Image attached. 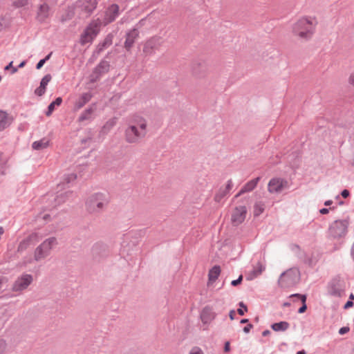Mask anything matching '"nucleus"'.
Returning a JSON list of instances; mask_svg holds the SVG:
<instances>
[{
	"mask_svg": "<svg viewBox=\"0 0 354 354\" xmlns=\"http://www.w3.org/2000/svg\"><path fill=\"white\" fill-rule=\"evenodd\" d=\"M62 102V97H58L55 99V100H54L53 102H52L48 106V110L46 113V115L47 116H50L52 113L53 112L54 109H55V106H59Z\"/></svg>",
	"mask_w": 354,
	"mask_h": 354,
	"instance_id": "29",
	"label": "nucleus"
},
{
	"mask_svg": "<svg viewBox=\"0 0 354 354\" xmlns=\"http://www.w3.org/2000/svg\"><path fill=\"white\" fill-rule=\"evenodd\" d=\"M341 195L343 198H347L349 196V191L347 189H344L342 192Z\"/></svg>",
	"mask_w": 354,
	"mask_h": 354,
	"instance_id": "49",
	"label": "nucleus"
},
{
	"mask_svg": "<svg viewBox=\"0 0 354 354\" xmlns=\"http://www.w3.org/2000/svg\"><path fill=\"white\" fill-rule=\"evenodd\" d=\"M109 62L106 60H102L93 69L91 75V81L95 82L97 80L101 75L109 71Z\"/></svg>",
	"mask_w": 354,
	"mask_h": 354,
	"instance_id": "12",
	"label": "nucleus"
},
{
	"mask_svg": "<svg viewBox=\"0 0 354 354\" xmlns=\"http://www.w3.org/2000/svg\"><path fill=\"white\" fill-rule=\"evenodd\" d=\"M3 153L0 151V161L1 160Z\"/></svg>",
	"mask_w": 354,
	"mask_h": 354,
	"instance_id": "59",
	"label": "nucleus"
},
{
	"mask_svg": "<svg viewBox=\"0 0 354 354\" xmlns=\"http://www.w3.org/2000/svg\"><path fill=\"white\" fill-rule=\"evenodd\" d=\"M12 64H13V62H10L7 66H6V67L4 68V70L5 71H8V70H11V74H15V73L17 72L18 71V68L17 67H14L12 66Z\"/></svg>",
	"mask_w": 354,
	"mask_h": 354,
	"instance_id": "37",
	"label": "nucleus"
},
{
	"mask_svg": "<svg viewBox=\"0 0 354 354\" xmlns=\"http://www.w3.org/2000/svg\"><path fill=\"white\" fill-rule=\"evenodd\" d=\"M246 207L244 205L236 207L232 215V221L234 225H238L243 223L246 216Z\"/></svg>",
	"mask_w": 354,
	"mask_h": 354,
	"instance_id": "14",
	"label": "nucleus"
},
{
	"mask_svg": "<svg viewBox=\"0 0 354 354\" xmlns=\"http://www.w3.org/2000/svg\"><path fill=\"white\" fill-rule=\"evenodd\" d=\"M57 244L55 237H50L44 241L35 250V260L39 261L48 257L51 250Z\"/></svg>",
	"mask_w": 354,
	"mask_h": 354,
	"instance_id": "7",
	"label": "nucleus"
},
{
	"mask_svg": "<svg viewBox=\"0 0 354 354\" xmlns=\"http://www.w3.org/2000/svg\"><path fill=\"white\" fill-rule=\"evenodd\" d=\"M317 20L316 17L304 16L297 20L292 26L294 36L304 41L310 40L316 31Z\"/></svg>",
	"mask_w": 354,
	"mask_h": 354,
	"instance_id": "2",
	"label": "nucleus"
},
{
	"mask_svg": "<svg viewBox=\"0 0 354 354\" xmlns=\"http://www.w3.org/2000/svg\"><path fill=\"white\" fill-rule=\"evenodd\" d=\"M94 112V109L93 107H89L85 109L80 115L78 118L79 122H83L85 120H90L92 119V115Z\"/></svg>",
	"mask_w": 354,
	"mask_h": 354,
	"instance_id": "25",
	"label": "nucleus"
},
{
	"mask_svg": "<svg viewBox=\"0 0 354 354\" xmlns=\"http://www.w3.org/2000/svg\"><path fill=\"white\" fill-rule=\"evenodd\" d=\"M50 140L46 138H43L39 140L32 142V147L35 150H41L47 148L49 146Z\"/></svg>",
	"mask_w": 354,
	"mask_h": 354,
	"instance_id": "22",
	"label": "nucleus"
},
{
	"mask_svg": "<svg viewBox=\"0 0 354 354\" xmlns=\"http://www.w3.org/2000/svg\"><path fill=\"white\" fill-rule=\"evenodd\" d=\"M49 216H49L48 214H45V215H44V216H43V219H44V221H46Z\"/></svg>",
	"mask_w": 354,
	"mask_h": 354,
	"instance_id": "57",
	"label": "nucleus"
},
{
	"mask_svg": "<svg viewBox=\"0 0 354 354\" xmlns=\"http://www.w3.org/2000/svg\"><path fill=\"white\" fill-rule=\"evenodd\" d=\"M28 0H14L12 5L15 8L23 7L28 4Z\"/></svg>",
	"mask_w": 354,
	"mask_h": 354,
	"instance_id": "35",
	"label": "nucleus"
},
{
	"mask_svg": "<svg viewBox=\"0 0 354 354\" xmlns=\"http://www.w3.org/2000/svg\"><path fill=\"white\" fill-rule=\"evenodd\" d=\"M348 331H349V328L348 327H347V326L342 327L339 330V335H344V334L347 333Z\"/></svg>",
	"mask_w": 354,
	"mask_h": 354,
	"instance_id": "46",
	"label": "nucleus"
},
{
	"mask_svg": "<svg viewBox=\"0 0 354 354\" xmlns=\"http://www.w3.org/2000/svg\"><path fill=\"white\" fill-rule=\"evenodd\" d=\"M25 65H26V61H23V62H21L20 63V64L18 66V67H17V68H22V67H24Z\"/></svg>",
	"mask_w": 354,
	"mask_h": 354,
	"instance_id": "53",
	"label": "nucleus"
},
{
	"mask_svg": "<svg viewBox=\"0 0 354 354\" xmlns=\"http://www.w3.org/2000/svg\"><path fill=\"white\" fill-rule=\"evenodd\" d=\"M350 299H354V295L353 294L350 295Z\"/></svg>",
	"mask_w": 354,
	"mask_h": 354,
	"instance_id": "60",
	"label": "nucleus"
},
{
	"mask_svg": "<svg viewBox=\"0 0 354 354\" xmlns=\"http://www.w3.org/2000/svg\"><path fill=\"white\" fill-rule=\"evenodd\" d=\"M116 118H112L109 119L102 127L101 132L102 133H107L116 124Z\"/></svg>",
	"mask_w": 354,
	"mask_h": 354,
	"instance_id": "27",
	"label": "nucleus"
},
{
	"mask_svg": "<svg viewBox=\"0 0 354 354\" xmlns=\"http://www.w3.org/2000/svg\"><path fill=\"white\" fill-rule=\"evenodd\" d=\"M230 350V345L229 342H226L224 346V351L229 352Z\"/></svg>",
	"mask_w": 354,
	"mask_h": 354,
	"instance_id": "50",
	"label": "nucleus"
},
{
	"mask_svg": "<svg viewBox=\"0 0 354 354\" xmlns=\"http://www.w3.org/2000/svg\"><path fill=\"white\" fill-rule=\"evenodd\" d=\"M50 14V6L46 1H44L39 6L36 18L39 21L44 22L47 18L49 17Z\"/></svg>",
	"mask_w": 354,
	"mask_h": 354,
	"instance_id": "16",
	"label": "nucleus"
},
{
	"mask_svg": "<svg viewBox=\"0 0 354 354\" xmlns=\"http://www.w3.org/2000/svg\"><path fill=\"white\" fill-rule=\"evenodd\" d=\"M232 187H233V183H232V180L231 179H230L227 180L226 186L223 188L225 189V190L227 192L230 193V192L232 189Z\"/></svg>",
	"mask_w": 354,
	"mask_h": 354,
	"instance_id": "42",
	"label": "nucleus"
},
{
	"mask_svg": "<svg viewBox=\"0 0 354 354\" xmlns=\"http://www.w3.org/2000/svg\"><path fill=\"white\" fill-rule=\"evenodd\" d=\"M13 121L12 116L10 115L6 111L0 110V132L9 127Z\"/></svg>",
	"mask_w": 354,
	"mask_h": 354,
	"instance_id": "17",
	"label": "nucleus"
},
{
	"mask_svg": "<svg viewBox=\"0 0 354 354\" xmlns=\"http://www.w3.org/2000/svg\"><path fill=\"white\" fill-rule=\"evenodd\" d=\"M265 203L262 201L256 202L254 205V216H259L261 215L265 209Z\"/></svg>",
	"mask_w": 354,
	"mask_h": 354,
	"instance_id": "30",
	"label": "nucleus"
},
{
	"mask_svg": "<svg viewBox=\"0 0 354 354\" xmlns=\"http://www.w3.org/2000/svg\"><path fill=\"white\" fill-rule=\"evenodd\" d=\"M239 306L240 308L237 310V312L240 315H243L244 313L247 311V306L243 304V302H240L239 303Z\"/></svg>",
	"mask_w": 354,
	"mask_h": 354,
	"instance_id": "38",
	"label": "nucleus"
},
{
	"mask_svg": "<svg viewBox=\"0 0 354 354\" xmlns=\"http://www.w3.org/2000/svg\"><path fill=\"white\" fill-rule=\"evenodd\" d=\"M189 354H204L201 348L198 346L193 347L189 352Z\"/></svg>",
	"mask_w": 354,
	"mask_h": 354,
	"instance_id": "41",
	"label": "nucleus"
},
{
	"mask_svg": "<svg viewBox=\"0 0 354 354\" xmlns=\"http://www.w3.org/2000/svg\"><path fill=\"white\" fill-rule=\"evenodd\" d=\"M120 8L117 4H111L109 6L104 12V15L102 19H100V26H106L109 24L114 21L118 17Z\"/></svg>",
	"mask_w": 354,
	"mask_h": 354,
	"instance_id": "10",
	"label": "nucleus"
},
{
	"mask_svg": "<svg viewBox=\"0 0 354 354\" xmlns=\"http://www.w3.org/2000/svg\"><path fill=\"white\" fill-rule=\"evenodd\" d=\"M109 203L106 196L95 193L90 196L86 201V209L91 214H97L103 211Z\"/></svg>",
	"mask_w": 354,
	"mask_h": 354,
	"instance_id": "3",
	"label": "nucleus"
},
{
	"mask_svg": "<svg viewBox=\"0 0 354 354\" xmlns=\"http://www.w3.org/2000/svg\"><path fill=\"white\" fill-rule=\"evenodd\" d=\"M147 133V121L139 115H133L124 131V139L129 144H138Z\"/></svg>",
	"mask_w": 354,
	"mask_h": 354,
	"instance_id": "1",
	"label": "nucleus"
},
{
	"mask_svg": "<svg viewBox=\"0 0 354 354\" xmlns=\"http://www.w3.org/2000/svg\"><path fill=\"white\" fill-rule=\"evenodd\" d=\"M284 305H285V306H288V303H285V304H284Z\"/></svg>",
	"mask_w": 354,
	"mask_h": 354,
	"instance_id": "61",
	"label": "nucleus"
},
{
	"mask_svg": "<svg viewBox=\"0 0 354 354\" xmlns=\"http://www.w3.org/2000/svg\"><path fill=\"white\" fill-rule=\"evenodd\" d=\"M100 27V18L92 21L81 35L80 43L82 45L91 43L98 35Z\"/></svg>",
	"mask_w": 354,
	"mask_h": 354,
	"instance_id": "4",
	"label": "nucleus"
},
{
	"mask_svg": "<svg viewBox=\"0 0 354 354\" xmlns=\"http://www.w3.org/2000/svg\"><path fill=\"white\" fill-rule=\"evenodd\" d=\"M91 94L89 93H83L80 99L75 102V106L77 109L82 108L91 99Z\"/></svg>",
	"mask_w": 354,
	"mask_h": 354,
	"instance_id": "23",
	"label": "nucleus"
},
{
	"mask_svg": "<svg viewBox=\"0 0 354 354\" xmlns=\"http://www.w3.org/2000/svg\"><path fill=\"white\" fill-rule=\"evenodd\" d=\"M32 276L30 274H23L19 277L12 285V290L14 292H20L26 289L32 282Z\"/></svg>",
	"mask_w": 354,
	"mask_h": 354,
	"instance_id": "11",
	"label": "nucleus"
},
{
	"mask_svg": "<svg viewBox=\"0 0 354 354\" xmlns=\"http://www.w3.org/2000/svg\"><path fill=\"white\" fill-rule=\"evenodd\" d=\"M77 178L76 174L72 173L67 175H65L64 181V183L69 184L72 182H74Z\"/></svg>",
	"mask_w": 354,
	"mask_h": 354,
	"instance_id": "33",
	"label": "nucleus"
},
{
	"mask_svg": "<svg viewBox=\"0 0 354 354\" xmlns=\"http://www.w3.org/2000/svg\"><path fill=\"white\" fill-rule=\"evenodd\" d=\"M139 36V31L138 28H133V29L129 30L126 33V39L124 41V48L127 50H130V49L133 46L135 41Z\"/></svg>",
	"mask_w": 354,
	"mask_h": 354,
	"instance_id": "15",
	"label": "nucleus"
},
{
	"mask_svg": "<svg viewBox=\"0 0 354 354\" xmlns=\"http://www.w3.org/2000/svg\"><path fill=\"white\" fill-rule=\"evenodd\" d=\"M221 273V268L219 266H214L212 268L210 269L208 274V278L209 282H214L218 277H219Z\"/></svg>",
	"mask_w": 354,
	"mask_h": 354,
	"instance_id": "24",
	"label": "nucleus"
},
{
	"mask_svg": "<svg viewBox=\"0 0 354 354\" xmlns=\"http://www.w3.org/2000/svg\"><path fill=\"white\" fill-rule=\"evenodd\" d=\"M329 292L333 296H340L341 291L334 286H331Z\"/></svg>",
	"mask_w": 354,
	"mask_h": 354,
	"instance_id": "39",
	"label": "nucleus"
},
{
	"mask_svg": "<svg viewBox=\"0 0 354 354\" xmlns=\"http://www.w3.org/2000/svg\"><path fill=\"white\" fill-rule=\"evenodd\" d=\"M264 270V268L261 265H259L257 268H255L253 270L254 274L255 277L261 274L262 271Z\"/></svg>",
	"mask_w": 354,
	"mask_h": 354,
	"instance_id": "43",
	"label": "nucleus"
},
{
	"mask_svg": "<svg viewBox=\"0 0 354 354\" xmlns=\"http://www.w3.org/2000/svg\"><path fill=\"white\" fill-rule=\"evenodd\" d=\"M46 92V88L44 87H41L40 86L37 88L35 91V93L38 96L43 95Z\"/></svg>",
	"mask_w": 354,
	"mask_h": 354,
	"instance_id": "40",
	"label": "nucleus"
},
{
	"mask_svg": "<svg viewBox=\"0 0 354 354\" xmlns=\"http://www.w3.org/2000/svg\"><path fill=\"white\" fill-rule=\"evenodd\" d=\"M299 280V270L296 268H290L281 274L278 283L281 288H286L295 286Z\"/></svg>",
	"mask_w": 354,
	"mask_h": 354,
	"instance_id": "5",
	"label": "nucleus"
},
{
	"mask_svg": "<svg viewBox=\"0 0 354 354\" xmlns=\"http://www.w3.org/2000/svg\"><path fill=\"white\" fill-rule=\"evenodd\" d=\"M163 42L160 36H153L144 43L143 53L145 55H153L159 49Z\"/></svg>",
	"mask_w": 354,
	"mask_h": 354,
	"instance_id": "8",
	"label": "nucleus"
},
{
	"mask_svg": "<svg viewBox=\"0 0 354 354\" xmlns=\"http://www.w3.org/2000/svg\"><path fill=\"white\" fill-rule=\"evenodd\" d=\"M290 297L291 298H297L301 301L303 305L299 308L298 313H304L307 308V306L306 304V296L305 295L293 294V295H290Z\"/></svg>",
	"mask_w": 354,
	"mask_h": 354,
	"instance_id": "28",
	"label": "nucleus"
},
{
	"mask_svg": "<svg viewBox=\"0 0 354 354\" xmlns=\"http://www.w3.org/2000/svg\"><path fill=\"white\" fill-rule=\"evenodd\" d=\"M353 301H348L345 304V305H344V309H347V308H349L353 307Z\"/></svg>",
	"mask_w": 354,
	"mask_h": 354,
	"instance_id": "48",
	"label": "nucleus"
},
{
	"mask_svg": "<svg viewBox=\"0 0 354 354\" xmlns=\"http://www.w3.org/2000/svg\"><path fill=\"white\" fill-rule=\"evenodd\" d=\"M113 35L112 34H109L104 38V41L99 43L97 46L96 52L97 53H100L104 49L110 46L113 43Z\"/></svg>",
	"mask_w": 354,
	"mask_h": 354,
	"instance_id": "20",
	"label": "nucleus"
},
{
	"mask_svg": "<svg viewBox=\"0 0 354 354\" xmlns=\"http://www.w3.org/2000/svg\"><path fill=\"white\" fill-rule=\"evenodd\" d=\"M228 194L223 187H221L214 196V201L220 203Z\"/></svg>",
	"mask_w": 354,
	"mask_h": 354,
	"instance_id": "31",
	"label": "nucleus"
},
{
	"mask_svg": "<svg viewBox=\"0 0 354 354\" xmlns=\"http://www.w3.org/2000/svg\"><path fill=\"white\" fill-rule=\"evenodd\" d=\"M332 203H333V201L330 200H328V201H325L324 205L328 206V205H331Z\"/></svg>",
	"mask_w": 354,
	"mask_h": 354,
	"instance_id": "54",
	"label": "nucleus"
},
{
	"mask_svg": "<svg viewBox=\"0 0 354 354\" xmlns=\"http://www.w3.org/2000/svg\"><path fill=\"white\" fill-rule=\"evenodd\" d=\"M297 354H306V352L304 350H301L298 351Z\"/></svg>",
	"mask_w": 354,
	"mask_h": 354,
	"instance_id": "58",
	"label": "nucleus"
},
{
	"mask_svg": "<svg viewBox=\"0 0 354 354\" xmlns=\"http://www.w3.org/2000/svg\"><path fill=\"white\" fill-rule=\"evenodd\" d=\"M235 315V311L234 310H232L230 311L229 316L231 320H233L234 319Z\"/></svg>",
	"mask_w": 354,
	"mask_h": 354,
	"instance_id": "51",
	"label": "nucleus"
},
{
	"mask_svg": "<svg viewBox=\"0 0 354 354\" xmlns=\"http://www.w3.org/2000/svg\"><path fill=\"white\" fill-rule=\"evenodd\" d=\"M252 327L253 326L251 324H248L243 328V332L245 333H249Z\"/></svg>",
	"mask_w": 354,
	"mask_h": 354,
	"instance_id": "47",
	"label": "nucleus"
},
{
	"mask_svg": "<svg viewBox=\"0 0 354 354\" xmlns=\"http://www.w3.org/2000/svg\"><path fill=\"white\" fill-rule=\"evenodd\" d=\"M349 221L348 219L336 220L333 222L328 228L330 236L333 239L344 237L348 232Z\"/></svg>",
	"mask_w": 354,
	"mask_h": 354,
	"instance_id": "6",
	"label": "nucleus"
},
{
	"mask_svg": "<svg viewBox=\"0 0 354 354\" xmlns=\"http://www.w3.org/2000/svg\"><path fill=\"white\" fill-rule=\"evenodd\" d=\"M72 195H73L72 192H66L64 194H61L59 195H57L55 200L57 204H60V203L66 201V197H68V196H72Z\"/></svg>",
	"mask_w": 354,
	"mask_h": 354,
	"instance_id": "32",
	"label": "nucleus"
},
{
	"mask_svg": "<svg viewBox=\"0 0 354 354\" xmlns=\"http://www.w3.org/2000/svg\"><path fill=\"white\" fill-rule=\"evenodd\" d=\"M348 82L349 84L354 87V71L350 74Z\"/></svg>",
	"mask_w": 354,
	"mask_h": 354,
	"instance_id": "45",
	"label": "nucleus"
},
{
	"mask_svg": "<svg viewBox=\"0 0 354 354\" xmlns=\"http://www.w3.org/2000/svg\"><path fill=\"white\" fill-rule=\"evenodd\" d=\"M51 55H52V53H50L45 58L39 60V62L36 65V68L40 69L44 66L45 62L50 59Z\"/></svg>",
	"mask_w": 354,
	"mask_h": 354,
	"instance_id": "36",
	"label": "nucleus"
},
{
	"mask_svg": "<svg viewBox=\"0 0 354 354\" xmlns=\"http://www.w3.org/2000/svg\"><path fill=\"white\" fill-rule=\"evenodd\" d=\"M329 212V209H327V208H322L319 210V212L322 214H328Z\"/></svg>",
	"mask_w": 354,
	"mask_h": 354,
	"instance_id": "52",
	"label": "nucleus"
},
{
	"mask_svg": "<svg viewBox=\"0 0 354 354\" xmlns=\"http://www.w3.org/2000/svg\"><path fill=\"white\" fill-rule=\"evenodd\" d=\"M35 236H36V234H31L30 236H29L26 239H24V240H22L19 243V245L17 247V252H23L25 250H26L30 247V245H31V241L34 239V237H35Z\"/></svg>",
	"mask_w": 354,
	"mask_h": 354,
	"instance_id": "21",
	"label": "nucleus"
},
{
	"mask_svg": "<svg viewBox=\"0 0 354 354\" xmlns=\"http://www.w3.org/2000/svg\"><path fill=\"white\" fill-rule=\"evenodd\" d=\"M242 279H243V276L240 275L237 279L232 281L231 285L232 286H236L237 285H239L241 283Z\"/></svg>",
	"mask_w": 354,
	"mask_h": 354,
	"instance_id": "44",
	"label": "nucleus"
},
{
	"mask_svg": "<svg viewBox=\"0 0 354 354\" xmlns=\"http://www.w3.org/2000/svg\"><path fill=\"white\" fill-rule=\"evenodd\" d=\"M260 179H261V177H257L254 179L249 180L241 187V189L236 194L235 197L238 198L239 196H240L241 195H242L246 192H252L257 187Z\"/></svg>",
	"mask_w": 354,
	"mask_h": 354,
	"instance_id": "18",
	"label": "nucleus"
},
{
	"mask_svg": "<svg viewBox=\"0 0 354 354\" xmlns=\"http://www.w3.org/2000/svg\"><path fill=\"white\" fill-rule=\"evenodd\" d=\"M288 188V183L281 178H272L268 184V191L270 194H280Z\"/></svg>",
	"mask_w": 354,
	"mask_h": 354,
	"instance_id": "9",
	"label": "nucleus"
},
{
	"mask_svg": "<svg viewBox=\"0 0 354 354\" xmlns=\"http://www.w3.org/2000/svg\"><path fill=\"white\" fill-rule=\"evenodd\" d=\"M248 322V319H243L241 320V324H245V323H247Z\"/></svg>",
	"mask_w": 354,
	"mask_h": 354,
	"instance_id": "56",
	"label": "nucleus"
},
{
	"mask_svg": "<svg viewBox=\"0 0 354 354\" xmlns=\"http://www.w3.org/2000/svg\"><path fill=\"white\" fill-rule=\"evenodd\" d=\"M98 0H77V7L82 11L91 15L97 8Z\"/></svg>",
	"mask_w": 354,
	"mask_h": 354,
	"instance_id": "13",
	"label": "nucleus"
},
{
	"mask_svg": "<svg viewBox=\"0 0 354 354\" xmlns=\"http://www.w3.org/2000/svg\"><path fill=\"white\" fill-rule=\"evenodd\" d=\"M215 317L216 314L209 306H205L201 314V320L205 324L210 322L215 318Z\"/></svg>",
	"mask_w": 354,
	"mask_h": 354,
	"instance_id": "19",
	"label": "nucleus"
},
{
	"mask_svg": "<svg viewBox=\"0 0 354 354\" xmlns=\"http://www.w3.org/2000/svg\"><path fill=\"white\" fill-rule=\"evenodd\" d=\"M289 326L288 322L283 321L272 324L271 328L274 331H285L289 328Z\"/></svg>",
	"mask_w": 354,
	"mask_h": 354,
	"instance_id": "26",
	"label": "nucleus"
},
{
	"mask_svg": "<svg viewBox=\"0 0 354 354\" xmlns=\"http://www.w3.org/2000/svg\"><path fill=\"white\" fill-rule=\"evenodd\" d=\"M270 334V331L268 330H266L262 333L263 336H266Z\"/></svg>",
	"mask_w": 354,
	"mask_h": 354,
	"instance_id": "55",
	"label": "nucleus"
},
{
	"mask_svg": "<svg viewBox=\"0 0 354 354\" xmlns=\"http://www.w3.org/2000/svg\"><path fill=\"white\" fill-rule=\"evenodd\" d=\"M51 75L50 74H47L41 79L40 82V86L46 88V86L48 85V82L51 80Z\"/></svg>",
	"mask_w": 354,
	"mask_h": 354,
	"instance_id": "34",
	"label": "nucleus"
}]
</instances>
